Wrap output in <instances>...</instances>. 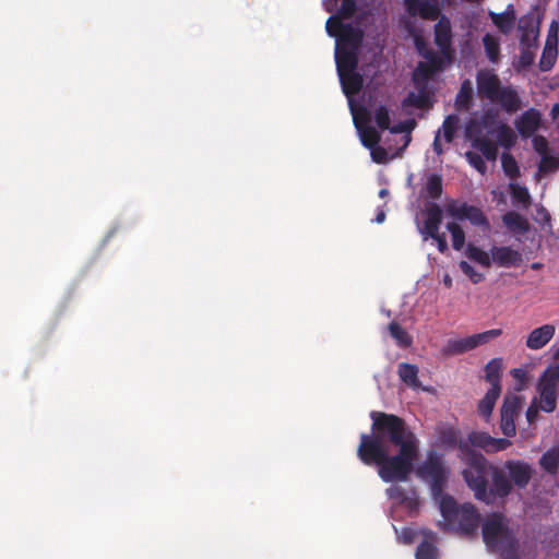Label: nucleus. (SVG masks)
Instances as JSON below:
<instances>
[{
  "label": "nucleus",
  "instance_id": "338daca9",
  "mask_svg": "<svg viewBox=\"0 0 559 559\" xmlns=\"http://www.w3.org/2000/svg\"><path fill=\"white\" fill-rule=\"evenodd\" d=\"M433 151L437 155H441L443 153L440 130L437 132L433 140Z\"/></svg>",
  "mask_w": 559,
  "mask_h": 559
},
{
  "label": "nucleus",
  "instance_id": "72a5a7b5",
  "mask_svg": "<svg viewBox=\"0 0 559 559\" xmlns=\"http://www.w3.org/2000/svg\"><path fill=\"white\" fill-rule=\"evenodd\" d=\"M539 464L548 473L556 474L559 468V447L548 450L540 457Z\"/></svg>",
  "mask_w": 559,
  "mask_h": 559
},
{
  "label": "nucleus",
  "instance_id": "cd10ccee",
  "mask_svg": "<svg viewBox=\"0 0 559 559\" xmlns=\"http://www.w3.org/2000/svg\"><path fill=\"white\" fill-rule=\"evenodd\" d=\"M440 70L426 64L423 61H419L415 70L413 71V83L414 86L428 87L430 79Z\"/></svg>",
  "mask_w": 559,
  "mask_h": 559
},
{
  "label": "nucleus",
  "instance_id": "c9c22d12",
  "mask_svg": "<svg viewBox=\"0 0 559 559\" xmlns=\"http://www.w3.org/2000/svg\"><path fill=\"white\" fill-rule=\"evenodd\" d=\"M360 140L365 147L373 148L381 140L379 132L373 127H365L360 129Z\"/></svg>",
  "mask_w": 559,
  "mask_h": 559
},
{
  "label": "nucleus",
  "instance_id": "0eeeda50",
  "mask_svg": "<svg viewBox=\"0 0 559 559\" xmlns=\"http://www.w3.org/2000/svg\"><path fill=\"white\" fill-rule=\"evenodd\" d=\"M521 399L513 393L503 397L500 409V429L506 437H513L516 433L515 417L520 407Z\"/></svg>",
  "mask_w": 559,
  "mask_h": 559
},
{
  "label": "nucleus",
  "instance_id": "c85d7f7f",
  "mask_svg": "<svg viewBox=\"0 0 559 559\" xmlns=\"http://www.w3.org/2000/svg\"><path fill=\"white\" fill-rule=\"evenodd\" d=\"M492 102H498L501 104V106L508 111L512 112L518 110L520 105V99L516 94V92L511 88L510 86L502 87L499 91V94L496 99H492Z\"/></svg>",
  "mask_w": 559,
  "mask_h": 559
},
{
  "label": "nucleus",
  "instance_id": "13d9d810",
  "mask_svg": "<svg viewBox=\"0 0 559 559\" xmlns=\"http://www.w3.org/2000/svg\"><path fill=\"white\" fill-rule=\"evenodd\" d=\"M558 167V159L552 156H548L547 154L542 155V160L539 164V169L542 171H548Z\"/></svg>",
  "mask_w": 559,
  "mask_h": 559
},
{
  "label": "nucleus",
  "instance_id": "412c9836",
  "mask_svg": "<svg viewBox=\"0 0 559 559\" xmlns=\"http://www.w3.org/2000/svg\"><path fill=\"white\" fill-rule=\"evenodd\" d=\"M540 124V115L537 110L525 111L516 121V129L523 136H531Z\"/></svg>",
  "mask_w": 559,
  "mask_h": 559
},
{
  "label": "nucleus",
  "instance_id": "a18cd8bd",
  "mask_svg": "<svg viewBox=\"0 0 559 559\" xmlns=\"http://www.w3.org/2000/svg\"><path fill=\"white\" fill-rule=\"evenodd\" d=\"M357 5L355 0H343L337 16L341 19H350L356 12Z\"/></svg>",
  "mask_w": 559,
  "mask_h": 559
},
{
  "label": "nucleus",
  "instance_id": "49530a36",
  "mask_svg": "<svg viewBox=\"0 0 559 559\" xmlns=\"http://www.w3.org/2000/svg\"><path fill=\"white\" fill-rule=\"evenodd\" d=\"M443 138L447 143H451L454 139V114L448 115L444 119Z\"/></svg>",
  "mask_w": 559,
  "mask_h": 559
},
{
  "label": "nucleus",
  "instance_id": "6e6552de",
  "mask_svg": "<svg viewBox=\"0 0 559 559\" xmlns=\"http://www.w3.org/2000/svg\"><path fill=\"white\" fill-rule=\"evenodd\" d=\"M501 335V329H491L481 333L461 337L460 340H456V354L473 350L476 347L487 344Z\"/></svg>",
  "mask_w": 559,
  "mask_h": 559
},
{
  "label": "nucleus",
  "instance_id": "a19ab883",
  "mask_svg": "<svg viewBox=\"0 0 559 559\" xmlns=\"http://www.w3.org/2000/svg\"><path fill=\"white\" fill-rule=\"evenodd\" d=\"M490 436L485 432L473 431L468 435L467 441L472 447L487 451Z\"/></svg>",
  "mask_w": 559,
  "mask_h": 559
},
{
  "label": "nucleus",
  "instance_id": "39448f33",
  "mask_svg": "<svg viewBox=\"0 0 559 559\" xmlns=\"http://www.w3.org/2000/svg\"><path fill=\"white\" fill-rule=\"evenodd\" d=\"M486 460L481 455H474L468 466L463 469V477L477 499L490 502L491 499L486 491Z\"/></svg>",
  "mask_w": 559,
  "mask_h": 559
},
{
  "label": "nucleus",
  "instance_id": "ddd939ff",
  "mask_svg": "<svg viewBox=\"0 0 559 559\" xmlns=\"http://www.w3.org/2000/svg\"><path fill=\"white\" fill-rule=\"evenodd\" d=\"M451 38L452 32L450 20L442 16L435 26V43L447 57L448 61H451L452 58Z\"/></svg>",
  "mask_w": 559,
  "mask_h": 559
},
{
  "label": "nucleus",
  "instance_id": "2eb2a0df",
  "mask_svg": "<svg viewBox=\"0 0 559 559\" xmlns=\"http://www.w3.org/2000/svg\"><path fill=\"white\" fill-rule=\"evenodd\" d=\"M420 535L424 540L417 546L416 559H438V549L436 547L437 534L430 528H420Z\"/></svg>",
  "mask_w": 559,
  "mask_h": 559
},
{
  "label": "nucleus",
  "instance_id": "0e129e2a",
  "mask_svg": "<svg viewBox=\"0 0 559 559\" xmlns=\"http://www.w3.org/2000/svg\"><path fill=\"white\" fill-rule=\"evenodd\" d=\"M533 146L537 153L540 155L547 154V146L548 143L545 138L543 136H536L533 139Z\"/></svg>",
  "mask_w": 559,
  "mask_h": 559
},
{
  "label": "nucleus",
  "instance_id": "2f4dec72",
  "mask_svg": "<svg viewBox=\"0 0 559 559\" xmlns=\"http://www.w3.org/2000/svg\"><path fill=\"white\" fill-rule=\"evenodd\" d=\"M388 330L392 338L395 340L400 347L406 348L412 345L413 338L408 332L403 329L397 322L392 321L388 325Z\"/></svg>",
  "mask_w": 559,
  "mask_h": 559
},
{
  "label": "nucleus",
  "instance_id": "f3484780",
  "mask_svg": "<svg viewBox=\"0 0 559 559\" xmlns=\"http://www.w3.org/2000/svg\"><path fill=\"white\" fill-rule=\"evenodd\" d=\"M456 221H467L474 226L483 227L485 231L489 229V224L484 213L473 205L462 204L460 207H456Z\"/></svg>",
  "mask_w": 559,
  "mask_h": 559
},
{
  "label": "nucleus",
  "instance_id": "58836bf2",
  "mask_svg": "<svg viewBox=\"0 0 559 559\" xmlns=\"http://www.w3.org/2000/svg\"><path fill=\"white\" fill-rule=\"evenodd\" d=\"M421 57L426 59V61H424L426 64H429L430 67L440 71L443 69L444 60L447 59L442 52L439 55L432 48L426 51Z\"/></svg>",
  "mask_w": 559,
  "mask_h": 559
},
{
  "label": "nucleus",
  "instance_id": "dca6fc26",
  "mask_svg": "<svg viewBox=\"0 0 559 559\" xmlns=\"http://www.w3.org/2000/svg\"><path fill=\"white\" fill-rule=\"evenodd\" d=\"M335 61L338 73L355 71L358 67V50L336 45Z\"/></svg>",
  "mask_w": 559,
  "mask_h": 559
},
{
  "label": "nucleus",
  "instance_id": "c03bdc74",
  "mask_svg": "<svg viewBox=\"0 0 559 559\" xmlns=\"http://www.w3.org/2000/svg\"><path fill=\"white\" fill-rule=\"evenodd\" d=\"M340 24H343V23L341 21V17L337 15H332L328 19V21L325 23V29H326V33L329 34V36L337 38L338 34L342 31V27L340 26Z\"/></svg>",
  "mask_w": 559,
  "mask_h": 559
},
{
  "label": "nucleus",
  "instance_id": "bf43d9fd",
  "mask_svg": "<svg viewBox=\"0 0 559 559\" xmlns=\"http://www.w3.org/2000/svg\"><path fill=\"white\" fill-rule=\"evenodd\" d=\"M536 221L539 224H543L544 226H546L548 231L551 230V224H550L551 217H550V214L547 212L546 209L540 207V209L537 210Z\"/></svg>",
  "mask_w": 559,
  "mask_h": 559
},
{
  "label": "nucleus",
  "instance_id": "423d86ee",
  "mask_svg": "<svg viewBox=\"0 0 559 559\" xmlns=\"http://www.w3.org/2000/svg\"><path fill=\"white\" fill-rule=\"evenodd\" d=\"M558 389L559 380L543 372L537 383L538 395L533 401L537 402L543 412L551 413L556 408Z\"/></svg>",
  "mask_w": 559,
  "mask_h": 559
},
{
  "label": "nucleus",
  "instance_id": "4c0bfd02",
  "mask_svg": "<svg viewBox=\"0 0 559 559\" xmlns=\"http://www.w3.org/2000/svg\"><path fill=\"white\" fill-rule=\"evenodd\" d=\"M487 57L490 61L495 62L499 56V40L497 37L490 34H486L483 38Z\"/></svg>",
  "mask_w": 559,
  "mask_h": 559
},
{
  "label": "nucleus",
  "instance_id": "4468645a",
  "mask_svg": "<svg viewBox=\"0 0 559 559\" xmlns=\"http://www.w3.org/2000/svg\"><path fill=\"white\" fill-rule=\"evenodd\" d=\"M342 27L341 33L337 36V44L340 47H347L348 49L359 50L362 40L364 33L361 29L354 27L352 24H340Z\"/></svg>",
  "mask_w": 559,
  "mask_h": 559
},
{
  "label": "nucleus",
  "instance_id": "7ed1b4c3",
  "mask_svg": "<svg viewBox=\"0 0 559 559\" xmlns=\"http://www.w3.org/2000/svg\"><path fill=\"white\" fill-rule=\"evenodd\" d=\"M442 192V177L435 173L428 174L419 192V197L424 200V207L421 210L424 222L418 228L424 240L429 238L436 240L438 250L444 253L448 250L445 234L439 233L443 210L436 203V200L441 198Z\"/></svg>",
  "mask_w": 559,
  "mask_h": 559
},
{
  "label": "nucleus",
  "instance_id": "4be33fe9",
  "mask_svg": "<svg viewBox=\"0 0 559 559\" xmlns=\"http://www.w3.org/2000/svg\"><path fill=\"white\" fill-rule=\"evenodd\" d=\"M343 92L346 96L358 94L362 87V76L356 70L338 73Z\"/></svg>",
  "mask_w": 559,
  "mask_h": 559
},
{
  "label": "nucleus",
  "instance_id": "a211bd4d",
  "mask_svg": "<svg viewBox=\"0 0 559 559\" xmlns=\"http://www.w3.org/2000/svg\"><path fill=\"white\" fill-rule=\"evenodd\" d=\"M521 261V254L509 247H493L491 249V263H496L499 266H516Z\"/></svg>",
  "mask_w": 559,
  "mask_h": 559
},
{
  "label": "nucleus",
  "instance_id": "e2e57ef3",
  "mask_svg": "<svg viewBox=\"0 0 559 559\" xmlns=\"http://www.w3.org/2000/svg\"><path fill=\"white\" fill-rule=\"evenodd\" d=\"M511 376L520 383L519 390H521L527 379L526 370L524 368H514L511 370Z\"/></svg>",
  "mask_w": 559,
  "mask_h": 559
},
{
  "label": "nucleus",
  "instance_id": "3c124183",
  "mask_svg": "<svg viewBox=\"0 0 559 559\" xmlns=\"http://www.w3.org/2000/svg\"><path fill=\"white\" fill-rule=\"evenodd\" d=\"M445 213L451 217L445 226L451 235L452 243L454 245V200H448L445 203Z\"/></svg>",
  "mask_w": 559,
  "mask_h": 559
},
{
  "label": "nucleus",
  "instance_id": "37998d69",
  "mask_svg": "<svg viewBox=\"0 0 559 559\" xmlns=\"http://www.w3.org/2000/svg\"><path fill=\"white\" fill-rule=\"evenodd\" d=\"M385 493L389 499L395 501V503L400 506L403 502V500L408 496L409 490L399 485H393L385 490Z\"/></svg>",
  "mask_w": 559,
  "mask_h": 559
},
{
  "label": "nucleus",
  "instance_id": "a878e982",
  "mask_svg": "<svg viewBox=\"0 0 559 559\" xmlns=\"http://www.w3.org/2000/svg\"><path fill=\"white\" fill-rule=\"evenodd\" d=\"M492 23L504 34L512 31L515 24V12L513 5L509 4L502 13H490Z\"/></svg>",
  "mask_w": 559,
  "mask_h": 559
},
{
  "label": "nucleus",
  "instance_id": "f03ea898",
  "mask_svg": "<svg viewBox=\"0 0 559 559\" xmlns=\"http://www.w3.org/2000/svg\"><path fill=\"white\" fill-rule=\"evenodd\" d=\"M466 136L488 160H496L498 144L510 148L516 139L509 126L489 114L481 117L480 120L471 121L466 128Z\"/></svg>",
  "mask_w": 559,
  "mask_h": 559
},
{
  "label": "nucleus",
  "instance_id": "f8f14e48",
  "mask_svg": "<svg viewBox=\"0 0 559 559\" xmlns=\"http://www.w3.org/2000/svg\"><path fill=\"white\" fill-rule=\"evenodd\" d=\"M502 88L498 76L489 70H481L477 74L478 94L492 100L496 99Z\"/></svg>",
  "mask_w": 559,
  "mask_h": 559
},
{
  "label": "nucleus",
  "instance_id": "bb28decb",
  "mask_svg": "<svg viewBox=\"0 0 559 559\" xmlns=\"http://www.w3.org/2000/svg\"><path fill=\"white\" fill-rule=\"evenodd\" d=\"M558 50H557V38L556 36H549L546 40L542 58L539 61V67L543 71H548L555 64L557 59Z\"/></svg>",
  "mask_w": 559,
  "mask_h": 559
},
{
  "label": "nucleus",
  "instance_id": "c756f323",
  "mask_svg": "<svg viewBox=\"0 0 559 559\" xmlns=\"http://www.w3.org/2000/svg\"><path fill=\"white\" fill-rule=\"evenodd\" d=\"M502 370V359L492 358L485 367V379L490 383V388L500 386V376Z\"/></svg>",
  "mask_w": 559,
  "mask_h": 559
},
{
  "label": "nucleus",
  "instance_id": "6ab92c4d",
  "mask_svg": "<svg viewBox=\"0 0 559 559\" xmlns=\"http://www.w3.org/2000/svg\"><path fill=\"white\" fill-rule=\"evenodd\" d=\"M506 466L516 486L524 487L527 485L532 476V468L528 464L521 461H510Z\"/></svg>",
  "mask_w": 559,
  "mask_h": 559
},
{
  "label": "nucleus",
  "instance_id": "4d7b16f0",
  "mask_svg": "<svg viewBox=\"0 0 559 559\" xmlns=\"http://www.w3.org/2000/svg\"><path fill=\"white\" fill-rule=\"evenodd\" d=\"M416 126V121L414 119L406 120L399 122L397 124L393 126L390 131L392 133H403V132H411Z\"/></svg>",
  "mask_w": 559,
  "mask_h": 559
},
{
  "label": "nucleus",
  "instance_id": "b1692460",
  "mask_svg": "<svg viewBox=\"0 0 559 559\" xmlns=\"http://www.w3.org/2000/svg\"><path fill=\"white\" fill-rule=\"evenodd\" d=\"M501 394V386L490 388L484 397L479 401L477 411L478 414L488 420L492 414L496 402Z\"/></svg>",
  "mask_w": 559,
  "mask_h": 559
},
{
  "label": "nucleus",
  "instance_id": "69168bd1",
  "mask_svg": "<svg viewBox=\"0 0 559 559\" xmlns=\"http://www.w3.org/2000/svg\"><path fill=\"white\" fill-rule=\"evenodd\" d=\"M414 44H415L416 50L418 51V53L420 56H423L426 51H428L430 49V47H428V44L426 43V40L420 36H415Z\"/></svg>",
  "mask_w": 559,
  "mask_h": 559
},
{
  "label": "nucleus",
  "instance_id": "8fccbe9b",
  "mask_svg": "<svg viewBox=\"0 0 559 559\" xmlns=\"http://www.w3.org/2000/svg\"><path fill=\"white\" fill-rule=\"evenodd\" d=\"M473 95V86L469 81L463 82L460 93L456 96V104H467V102L471 99Z\"/></svg>",
  "mask_w": 559,
  "mask_h": 559
},
{
  "label": "nucleus",
  "instance_id": "603ef678",
  "mask_svg": "<svg viewBox=\"0 0 559 559\" xmlns=\"http://www.w3.org/2000/svg\"><path fill=\"white\" fill-rule=\"evenodd\" d=\"M544 372L559 380V345L554 347V362Z\"/></svg>",
  "mask_w": 559,
  "mask_h": 559
},
{
  "label": "nucleus",
  "instance_id": "864d4df0",
  "mask_svg": "<svg viewBox=\"0 0 559 559\" xmlns=\"http://www.w3.org/2000/svg\"><path fill=\"white\" fill-rule=\"evenodd\" d=\"M460 266L473 283H479L483 280L484 275L475 271L466 261H462Z\"/></svg>",
  "mask_w": 559,
  "mask_h": 559
},
{
  "label": "nucleus",
  "instance_id": "052dcab7",
  "mask_svg": "<svg viewBox=\"0 0 559 559\" xmlns=\"http://www.w3.org/2000/svg\"><path fill=\"white\" fill-rule=\"evenodd\" d=\"M370 150H371V157L376 163L382 164V163L386 162L388 153H386L385 148L376 145L373 148H370Z\"/></svg>",
  "mask_w": 559,
  "mask_h": 559
},
{
  "label": "nucleus",
  "instance_id": "1a4fd4ad",
  "mask_svg": "<svg viewBox=\"0 0 559 559\" xmlns=\"http://www.w3.org/2000/svg\"><path fill=\"white\" fill-rule=\"evenodd\" d=\"M479 524V515L471 504H463L456 508V532L465 535L473 534L477 531Z\"/></svg>",
  "mask_w": 559,
  "mask_h": 559
},
{
  "label": "nucleus",
  "instance_id": "ea45409f",
  "mask_svg": "<svg viewBox=\"0 0 559 559\" xmlns=\"http://www.w3.org/2000/svg\"><path fill=\"white\" fill-rule=\"evenodd\" d=\"M501 165H502L503 171L510 178H515L516 176H519V173H520L519 166H518L515 159L510 154H507V153L502 154Z\"/></svg>",
  "mask_w": 559,
  "mask_h": 559
},
{
  "label": "nucleus",
  "instance_id": "f704fd0d",
  "mask_svg": "<svg viewBox=\"0 0 559 559\" xmlns=\"http://www.w3.org/2000/svg\"><path fill=\"white\" fill-rule=\"evenodd\" d=\"M466 255L469 260L476 262L483 267H489L491 265V252L488 253L474 245L467 246Z\"/></svg>",
  "mask_w": 559,
  "mask_h": 559
},
{
  "label": "nucleus",
  "instance_id": "e433bc0d",
  "mask_svg": "<svg viewBox=\"0 0 559 559\" xmlns=\"http://www.w3.org/2000/svg\"><path fill=\"white\" fill-rule=\"evenodd\" d=\"M405 508L409 515H416L420 508V500L415 488L409 489L408 496L400 504Z\"/></svg>",
  "mask_w": 559,
  "mask_h": 559
},
{
  "label": "nucleus",
  "instance_id": "7c9ffc66",
  "mask_svg": "<svg viewBox=\"0 0 559 559\" xmlns=\"http://www.w3.org/2000/svg\"><path fill=\"white\" fill-rule=\"evenodd\" d=\"M436 445L449 449L454 447V427L451 425L440 424L437 427Z\"/></svg>",
  "mask_w": 559,
  "mask_h": 559
},
{
  "label": "nucleus",
  "instance_id": "393cba45",
  "mask_svg": "<svg viewBox=\"0 0 559 559\" xmlns=\"http://www.w3.org/2000/svg\"><path fill=\"white\" fill-rule=\"evenodd\" d=\"M418 367L408 362H400L397 366V374L400 379L412 389L421 388V382L418 379Z\"/></svg>",
  "mask_w": 559,
  "mask_h": 559
},
{
  "label": "nucleus",
  "instance_id": "473e14b6",
  "mask_svg": "<svg viewBox=\"0 0 559 559\" xmlns=\"http://www.w3.org/2000/svg\"><path fill=\"white\" fill-rule=\"evenodd\" d=\"M509 189L513 204L522 206L523 209H527L530 206L531 195L525 187H522L518 183H510Z\"/></svg>",
  "mask_w": 559,
  "mask_h": 559
},
{
  "label": "nucleus",
  "instance_id": "20e7f679",
  "mask_svg": "<svg viewBox=\"0 0 559 559\" xmlns=\"http://www.w3.org/2000/svg\"><path fill=\"white\" fill-rule=\"evenodd\" d=\"M483 537L490 550L500 552L503 559H514L510 555L514 550L515 543L502 515L492 514L485 520Z\"/></svg>",
  "mask_w": 559,
  "mask_h": 559
},
{
  "label": "nucleus",
  "instance_id": "6e6d98bb",
  "mask_svg": "<svg viewBox=\"0 0 559 559\" xmlns=\"http://www.w3.org/2000/svg\"><path fill=\"white\" fill-rule=\"evenodd\" d=\"M418 535H420V530L404 527L401 532V539L404 544H413Z\"/></svg>",
  "mask_w": 559,
  "mask_h": 559
},
{
  "label": "nucleus",
  "instance_id": "09e8293b",
  "mask_svg": "<svg viewBox=\"0 0 559 559\" xmlns=\"http://www.w3.org/2000/svg\"><path fill=\"white\" fill-rule=\"evenodd\" d=\"M511 490V485L507 479L503 478H497L495 480L493 489L491 490V493H495L499 497L507 496Z\"/></svg>",
  "mask_w": 559,
  "mask_h": 559
},
{
  "label": "nucleus",
  "instance_id": "5701e85b",
  "mask_svg": "<svg viewBox=\"0 0 559 559\" xmlns=\"http://www.w3.org/2000/svg\"><path fill=\"white\" fill-rule=\"evenodd\" d=\"M502 222L506 227L514 235H523L530 229V223L527 218L513 211L506 213L502 216Z\"/></svg>",
  "mask_w": 559,
  "mask_h": 559
},
{
  "label": "nucleus",
  "instance_id": "aec40b11",
  "mask_svg": "<svg viewBox=\"0 0 559 559\" xmlns=\"http://www.w3.org/2000/svg\"><path fill=\"white\" fill-rule=\"evenodd\" d=\"M417 93L409 92L407 96L403 99V107H414L418 109H428L432 106L430 99V92L428 87L421 88V86H415Z\"/></svg>",
  "mask_w": 559,
  "mask_h": 559
},
{
  "label": "nucleus",
  "instance_id": "79ce46f5",
  "mask_svg": "<svg viewBox=\"0 0 559 559\" xmlns=\"http://www.w3.org/2000/svg\"><path fill=\"white\" fill-rule=\"evenodd\" d=\"M374 122L381 130L391 129L390 128V112L389 109L381 105L374 111Z\"/></svg>",
  "mask_w": 559,
  "mask_h": 559
},
{
  "label": "nucleus",
  "instance_id": "680f3d73",
  "mask_svg": "<svg viewBox=\"0 0 559 559\" xmlns=\"http://www.w3.org/2000/svg\"><path fill=\"white\" fill-rule=\"evenodd\" d=\"M539 411H542V409L538 406L537 402L532 400L531 405L528 406V408L526 411L527 421L531 423V424L536 421L537 417H538V412Z\"/></svg>",
  "mask_w": 559,
  "mask_h": 559
},
{
  "label": "nucleus",
  "instance_id": "9b49d317",
  "mask_svg": "<svg viewBox=\"0 0 559 559\" xmlns=\"http://www.w3.org/2000/svg\"><path fill=\"white\" fill-rule=\"evenodd\" d=\"M406 11L412 16H420L424 20L435 21L440 15V9L430 0H404Z\"/></svg>",
  "mask_w": 559,
  "mask_h": 559
},
{
  "label": "nucleus",
  "instance_id": "5fc2aeb1",
  "mask_svg": "<svg viewBox=\"0 0 559 559\" xmlns=\"http://www.w3.org/2000/svg\"><path fill=\"white\" fill-rule=\"evenodd\" d=\"M466 158L468 160V163L475 167L479 173L484 174L486 171V164L485 162L481 159L480 156H478L477 154L475 153H466Z\"/></svg>",
  "mask_w": 559,
  "mask_h": 559
},
{
  "label": "nucleus",
  "instance_id": "de8ad7c7",
  "mask_svg": "<svg viewBox=\"0 0 559 559\" xmlns=\"http://www.w3.org/2000/svg\"><path fill=\"white\" fill-rule=\"evenodd\" d=\"M511 445V441L506 438H492L489 439L487 452H498L506 450Z\"/></svg>",
  "mask_w": 559,
  "mask_h": 559
},
{
  "label": "nucleus",
  "instance_id": "9d476101",
  "mask_svg": "<svg viewBox=\"0 0 559 559\" xmlns=\"http://www.w3.org/2000/svg\"><path fill=\"white\" fill-rule=\"evenodd\" d=\"M556 326L546 323L533 329L525 338V346L531 350H539L544 348L555 336Z\"/></svg>",
  "mask_w": 559,
  "mask_h": 559
},
{
  "label": "nucleus",
  "instance_id": "f257e3e1",
  "mask_svg": "<svg viewBox=\"0 0 559 559\" xmlns=\"http://www.w3.org/2000/svg\"><path fill=\"white\" fill-rule=\"evenodd\" d=\"M370 417L371 432L360 435L358 459L365 465H376L379 477L385 483L406 481L414 472V462L418 459V438L405 420L394 414L374 411L370 413ZM415 474L429 484L432 498L438 502L443 518L438 522V527L443 532L454 531V497L443 493L450 476L443 454L433 449L429 450Z\"/></svg>",
  "mask_w": 559,
  "mask_h": 559
},
{
  "label": "nucleus",
  "instance_id": "774afa93",
  "mask_svg": "<svg viewBox=\"0 0 559 559\" xmlns=\"http://www.w3.org/2000/svg\"><path fill=\"white\" fill-rule=\"evenodd\" d=\"M455 237H456V249H460L464 243L465 237H464V233L461 229H459L457 227H456Z\"/></svg>",
  "mask_w": 559,
  "mask_h": 559
}]
</instances>
